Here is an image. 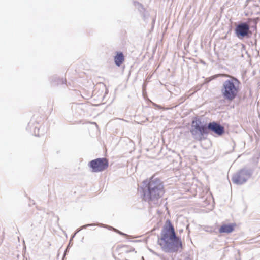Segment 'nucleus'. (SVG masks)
Returning <instances> with one entry per match:
<instances>
[{
    "label": "nucleus",
    "mask_w": 260,
    "mask_h": 260,
    "mask_svg": "<svg viewBox=\"0 0 260 260\" xmlns=\"http://www.w3.org/2000/svg\"><path fill=\"white\" fill-rule=\"evenodd\" d=\"M109 162L106 158H99L91 160L89 163V166L92 169L93 172H100L107 169Z\"/></svg>",
    "instance_id": "20e7f679"
},
{
    "label": "nucleus",
    "mask_w": 260,
    "mask_h": 260,
    "mask_svg": "<svg viewBox=\"0 0 260 260\" xmlns=\"http://www.w3.org/2000/svg\"><path fill=\"white\" fill-rule=\"evenodd\" d=\"M158 243L164 250L167 251H175L179 248H182L181 239L176 236L175 229L170 220L166 221Z\"/></svg>",
    "instance_id": "f257e3e1"
},
{
    "label": "nucleus",
    "mask_w": 260,
    "mask_h": 260,
    "mask_svg": "<svg viewBox=\"0 0 260 260\" xmlns=\"http://www.w3.org/2000/svg\"><path fill=\"white\" fill-rule=\"evenodd\" d=\"M113 249L115 251L120 253L127 252L128 246L123 244H117L114 246Z\"/></svg>",
    "instance_id": "9b49d317"
},
{
    "label": "nucleus",
    "mask_w": 260,
    "mask_h": 260,
    "mask_svg": "<svg viewBox=\"0 0 260 260\" xmlns=\"http://www.w3.org/2000/svg\"><path fill=\"white\" fill-rule=\"evenodd\" d=\"M240 91V82L235 78L225 81L221 90L223 98L229 101H233Z\"/></svg>",
    "instance_id": "7ed1b4c3"
},
{
    "label": "nucleus",
    "mask_w": 260,
    "mask_h": 260,
    "mask_svg": "<svg viewBox=\"0 0 260 260\" xmlns=\"http://www.w3.org/2000/svg\"><path fill=\"white\" fill-rule=\"evenodd\" d=\"M218 76H221V77H229V76L227 74H219L218 75Z\"/></svg>",
    "instance_id": "f8f14e48"
},
{
    "label": "nucleus",
    "mask_w": 260,
    "mask_h": 260,
    "mask_svg": "<svg viewBox=\"0 0 260 260\" xmlns=\"http://www.w3.org/2000/svg\"><path fill=\"white\" fill-rule=\"evenodd\" d=\"M236 226V223L223 224L219 228V231L220 233H230L233 232Z\"/></svg>",
    "instance_id": "6e6552de"
},
{
    "label": "nucleus",
    "mask_w": 260,
    "mask_h": 260,
    "mask_svg": "<svg viewBox=\"0 0 260 260\" xmlns=\"http://www.w3.org/2000/svg\"><path fill=\"white\" fill-rule=\"evenodd\" d=\"M165 192L164 182L158 178L152 177L147 184V190L145 191L144 197L147 201L158 200Z\"/></svg>",
    "instance_id": "f03ea898"
},
{
    "label": "nucleus",
    "mask_w": 260,
    "mask_h": 260,
    "mask_svg": "<svg viewBox=\"0 0 260 260\" xmlns=\"http://www.w3.org/2000/svg\"><path fill=\"white\" fill-rule=\"evenodd\" d=\"M244 172L243 171H241L238 172L237 174H236L233 178V181L234 182L236 183H242L245 181L244 179L242 178L243 176L244 175Z\"/></svg>",
    "instance_id": "1a4fd4ad"
},
{
    "label": "nucleus",
    "mask_w": 260,
    "mask_h": 260,
    "mask_svg": "<svg viewBox=\"0 0 260 260\" xmlns=\"http://www.w3.org/2000/svg\"><path fill=\"white\" fill-rule=\"evenodd\" d=\"M207 131H210L218 136H221L224 133V128L223 126L216 122H210L207 127Z\"/></svg>",
    "instance_id": "0eeeda50"
},
{
    "label": "nucleus",
    "mask_w": 260,
    "mask_h": 260,
    "mask_svg": "<svg viewBox=\"0 0 260 260\" xmlns=\"http://www.w3.org/2000/svg\"><path fill=\"white\" fill-rule=\"evenodd\" d=\"M191 133L193 135L200 133L201 135L208 133L207 127L202 125L201 121L199 119H196L192 122V129Z\"/></svg>",
    "instance_id": "39448f33"
},
{
    "label": "nucleus",
    "mask_w": 260,
    "mask_h": 260,
    "mask_svg": "<svg viewBox=\"0 0 260 260\" xmlns=\"http://www.w3.org/2000/svg\"><path fill=\"white\" fill-rule=\"evenodd\" d=\"M249 26L246 23L238 24L235 28V34L239 38L244 37L248 35Z\"/></svg>",
    "instance_id": "423d86ee"
},
{
    "label": "nucleus",
    "mask_w": 260,
    "mask_h": 260,
    "mask_svg": "<svg viewBox=\"0 0 260 260\" xmlns=\"http://www.w3.org/2000/svg\"><path fill=\"white\" fill-rule=\"evenodd\" d=\"M124 60V56L122 52H117L116 56L114 57V62L115 64L119 67L123 62Z\"/></svg>",
    "instance_id": "9d476101"
}]
</instances>
